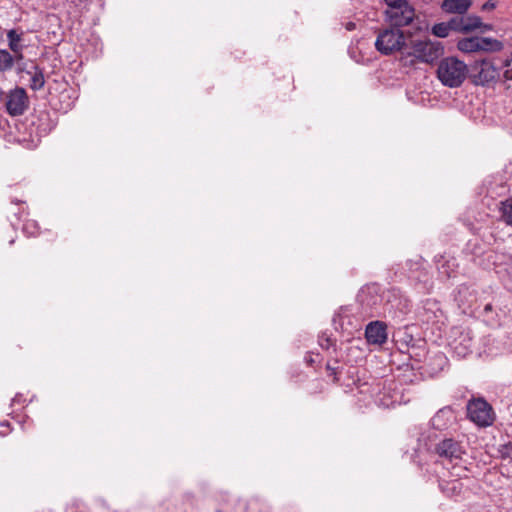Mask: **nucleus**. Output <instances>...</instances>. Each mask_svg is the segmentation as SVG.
Segmentation results:
<instances>
[{"label":"nucleus","instance_id":"f257e3e1","mask_svg":"<svg viewBox=\"0 0 512 512\" xmlns=\"http://www.w3.org/2000/svg\"><path fill=\"white\" fill-rule=\"evenodd\" d=\"M444 53V48L439 41L429 39L412 42L411 51L407 56L402 57L401 61L405 66H414L416 61L424 63H433Z\"/></svg>","mask_w":512,"mask_h":512},{"label":"nucleus","instance_id":"f03ea898","mask_svg":"<svg viewBox=\"0 0 512 512\" xmlns=\"http://www.w3.org/2000/svg\"><path fill=\"white\" fill-rule=\"evenodd\" d=\"M467 72V65L463 61L455 57H447L440 61L437 76L443 85L456 88L462 85Z\"/></svg>","mask_w":512,"mask_h":512},{"label":"nucleus","instance_id":"7ed1b4c3","mask_svg":"<svg viewBox=\"0 0 512 512\" xmlns=\"http://www.w3.org/2000/svg\"><path fill=\"white\" fill-rule=\"evenodd\" d=\"M406 47L407 43L403 31L392 27L380 30L375 41L376 50L383 55L402 51Z\"/></svg>","mask_w":512,"mask_h":512},{"label":"nucleus","instance_id":"20e7f679","mask_svg":"<svg viewBox=\"0 0 512 512\" xmlns=\"http://www.w3.org/2000/svg\"><path fill=\"white\" fill-rule=\"evenodd\" d=\"M427 450L437 455L444 463L448 461L453 463L454 461L461 460L464 454V449L460 442L452 439L445 438L435 444H426Z\"/></svg>","mask_w":512,"mask_h":512},{"label":"nucleus","instance_id":"39448f33","mask_svg":"<svg viewBox=\"0 0 512 512\" xmlns=\"http://www.w3.org/2000/svg\"><path fill=\"white\" fill-rule=\"evenodd\" d=\"M467 414L472 422L482 427L492 425L495 417L492 406L483 398L470 400Z\"/></svg>","mask_w":512,"mask_h":512},{"label":"nucleus","instance_id":"423d86ee","mask_svg":"<svg viewBox=\"0 0 512 512\" xmlns=\"http://www.w3.org/2000/svg\"><path fill=\"white\" fill-rule=\"evenodd\" d=\"M499 68L490 60H477L471 67L470 77L476 85H486L499 77Z\"/></svg>","mask_w":512,"mask_h":512},{"label":"nucleus","instance_id":"0eeeda50","mask_svg":"<svg viewBox=\"0 0 512 512\" xmlns=\"http://www.w3.org/2000/svg\"><path fill=\"white\" fill-rule=\"evenodd\" d=\"M457 47L460 51L466 53L479 51L488 52L501 50L502 43L495 39L475 36L460 40L457 44Z\"/></svg>","mask_w":512,"mask_h":512},{"label":"nucleus","instance_id":"6e6552de","mask_svg":"<svg viewBox=\"0 0 512 512\" xmlns=\"http://www.w3.org/2000/svg\"><path fill=\"white\" fill-rule=\"evenodd\" d=\"M29 105V99L24 88L16 87L11 90L6 98V109L11 116L24 114Z\"/></svg>","mask_w":512,"mask_h":512},{"label":"nucleus","instance_id":"1a4fd4ad","mask_svg":"<svg viewBox=\"0 0 512 512\" xmlns=\"http://www.w3.org/2000/svg\"><path fill=\"white\" fill-rule=\"evenodd\" d=\"M386 15L392 28L399 29L412 23L415 17L414 8L409 3L397 5L391 9H387Z\"/></svg>","mask_w":512,"mask_h":512},{"label":"nucleus","instance_id":"9d476101","mask_svg":"<svg viewBox=\"0 0 512 512\" xmlns=\"http://www.w3.org/2000/svg\"><path fill=\"white\" fill-rule=\"evenodd\" d=\"M365 338L369 344L383 345L388 338L387 325L382 321H372L365 329Z\"/></svg>","mask_w":512,"mask_h":512},{"label":"nucleus","instance_id":"9b49d317","mask_svg":"<svg viewBox=\"0 0 512 512\" xmlns=\"http://www.w3.org/2000/svg\"><path fill=\"white\" fill-rule=\"evenodd\" d=\"M441 492L450 498L460 497L465 490V485L461 479L439 480Z\"/></svg>","mask_w":512,"mask_h":512},{"label":"nucleus","instance_id":"f8f14e48","mask_svg":"<svg viewBox=\"0 0 512 512\" xmlns=\"http://www.w3.org/2000/svg\"><path fill=\"white\" fill-rule=\"evenodd\" d=\"M451 24L456 25V32H470L482 25L481 18L477 16H460L451 19Z\"/></svg>","mask_w":512,"mask_h":512},{"label":"nucleus","instance_id":"ddd939ff","mask_svg":"<svg viewBox=\"0 0 512 512\" xmlns=\"http://www.w3.org/2000/svg\"><path fill=\"white\" fill-rule=\"evenodd\" d=\"M471 3L472 0H444L441 8L447 13L463 15L469 9Z\"/></svg>","mask_w":512,"mask_h":512},{"label":"nucleus","instance_id":"4468645a","mask_svg":"<svg viewBox=\"0 0 512 512\" xmlns=\"http://www.w3.org/2000/svg\"><path fill=\"white\" fill-rule=\"evenodd\" d=\"M452 348L459 357H465L472 352V338L468 333L461 334L459 339L453 341Z\"/></svg>","mask_w":512,"mask_h":512},{"label":"nucleus","instance_id":"2eb2a0df","mask_svg":"<svg viewBox=\"0 0 512 512\" xmlns=\"http://www.w3.org/2000/svg\"><path fill=\"white\" fill-rule=\"evenodd\" d=\"M28 75L31 76L29 87L33 91L41 90L45 85V77L43 69H41L38 65L33 64L29 70L26 71Z\"/></svg>","mask_w":512,"mask_h":512},{"label":"nucleus","instance_id":"dca6fc26","mask_svg":"<svg viewBox=\"0 0 512 512\" xmlns=\"http://www.w3.org/2000/svg\"><path fill=\"white\" fill-rule=\"evenodd\" d=\"M22 35H23L22 32L18 33L17 30H15V29H11L7 33L9 48L14 53H21V51L23 49V45L21 44ZM20 57H22V54H20Z\"/></svg>","mask_w":512,"mask_h":512},{"label":"nucleus","instance_id":"f3484780","mask_svg":"<svg viewBox=\"0 0 512 512\" xmlns=\"http://www.w3.org/2000/svg\"><path fill=\"white\" fill-rule=\"evenodd\" d=\"M499 212L501 219L508 225H512V198L500 202Z\"/></svg>","mask_w":512,"mask_h":512},{"label":"nucleus","instance_id":"a211bd4d","mask_svg":"<svg viewBox=\"0 0 512 512\" xmlns=\"http://www.w3.org/2000/svg\"><path fill=\"white\" fill-rule=\"evenodd\" d=\"M456 31V25L451 24V20L448 22H442L435 24L432 28V33L440 38L447 37L449 35V31Z\"/></svg>","mask_w":512,"mask_h":512},{"label":"nucleus","instance_id":"6ab92c4d","mask_svg":"<svg viewBox=\"0 0 512 512\" xmlns=\"http://www.w3.org/2000/svg\"><path fill=\"white\" fill-rule=\"evenodd\" d=\"M13 65V56L7 50L0 49V73L11 70Z\"/></svg>","mask_w":512,"mask_h":512},{"label":"nucleus","instance_id":"aec40b11","mask_svg":"<svg viewBox=\"0 0 512 512\" xmlns=\"http://www.w3.org/2000/svg\"><path fill=\"white\" fill-rule=\"evenodd\" d=\"M39 225L35 220L24 219L23 232L28 236H37L39 234Z\"/></svg>","mask_w":512,"mask_h":512},{"label":"nucleus","instance_id":"412c9836","mask_svg":"<svg viewBox=\"0 0 512 512\" xmlns=\"http://www.w3.org/2000/svg\"><path fill=\"white\" fill-rule=\"evenodd\" d=\"M504 67L506 68L504 71V77L507 80H512V52L509 58H507L504 62Z\"/></svg>","mask_w":512,"mask_h":512},{"label":"nucleus","instance_id":"4be33fe9","mask_svg":"<svg viewBox=\"0 0 512 512\" xmlns=\"http://www.w3.org/2000/svg\"><path fill=\"white\" fill-rule=\"evenodd\" d=\"M499 452L501 453L502 458H512V443L509 442L507 444H504L499 449Z\"/></svg>","mask_w":512,"mask_h":512},{"label":"nucleus","instance_id":"5701e85b","mask_svg":"<svg viewBox=\"0 0 512 512\" xmlns=\"http://www.w3.org/2000/svg\"><path fill=\"white\" fill-rule=\"evenodd\" d=\"M388 6V9L397 7V5H404L408 3V0H384Z\"/></svg>","mask_w":512,"mask_h":512},{"label":"nucleus","instance_id":"b1692460","mask_svg":"<svg viewBox=\"0 0 512 512\" xmlns=\"http://www.w3.org/2000/svg\"><path fill=\"white\" fill-rule=\"evenodd\" d=\"M326 370H327L329 376H333L334 377V381H338V378H337V368L336 367H333L330 364H327L326 365Z\"/></svg>","mask_w":512,"mask_h":512},{"label":"nucleus","instance_id":"393cba45","mask_svg":"<svg viewBox=\"0 0 512 512\" xmlns=\"http://www.w3.org/2000/svg\"><path fill=\"white\" fill-rule=\"evenodd\" d=\"M496 0H488L486 3L483 4L482 9L483 10H493L496 7Z\"/></svg>","mask_w":512,"mask_h":512},{"label":"nucleus","instance_id":"a878e982","mask_svg":"<svg viewBox=\"0 0 512 512\" xmlns=\"http://www.w3.org/2000/svg\"><path fill=\"white\" fill-rule=\"evenodd\" d=\"M320 345L322 348L329 349V347L332 345V341L330 338H325L320 342Z\"/></svg>","mask_w":512,"mask_h":512},{"label":"nucleus","instance_id":"bb28decb","mask_svg":"<svg viewBox=\"0 0 512 512\" xmlns=\"http://www.w3.org/2000/svg\"><path fill=\"white\" fill-rule=\"evenodd\" d=\"M444 413H445V412H444V410H440V411H439V412L434 416V418H433V423L435 424V423L438 421V419H439V418H440Z\"/></svg>","mask_w":512,"mask_h":512},{"label":"nucleus","instance_id":"cd10ccee","mask_svg":"<svg viewBox=\"0 0 512 512\" xmlns=\"http://www.w3.org/2000/svg\"><path fill=\"white\" fill-rule=\"evenodd\" d=\"M28 212H25L24 210L20 213L19 219H22L23 216H27Z\"/></svg>","mask_w":512,"mask_h":512},{"label":"nucleus","instance_id":"c85d7f7f","mask_svg":"<svg viewBox=\"0 0 512 512\" xmlns=\"http://www.w3.org/2000/svg\"><path fill=\"white\" fill-rule=\"evenodd\" d=\"M1 425H2V426H7V427H9V426H10L9 422L1 423Z\"/></svg>","mask_w":512,"mask_h":512},{"label":"nucleus","instance_id":"c756f323","mask_svg":"<svg viewBox=\"0 0 512 512\" xmlns=\"http://www.w3.org/2000/svg\"><path fill=\"white\" fill-rule=\"evenodd\" d=\"M12 202H13V203H16V204L23 203L22 201H16V200H15V201H14V200H12Z\"/></svg>","mask_w":512,"mask_h":512},{"label":"nucleus","instance_id":"7c9ffc66","mask_svg":"<svg viewBox=\"0 0 512 512\" xmlns=\"http://www.w3.org/2000/svg\"><path fill=\"white\" fill-rule=\"evenodd\" d=\"M3 92L0 90V101L2 100Z\"/></svg>","mask_w":512,"mask_h":512},{"label":"nucleus","instance_id":"2f4dec72","mask_svg":"<svg viewBox=\"0 0 512 512\" xmlns=\"http://www.w3.org/2000/svg\"><path fill=\"white\" fill-rule=\"evenodd\" d=\"M485 309L490 310V305H487Z\"/></svg>","mask_w":512,"mask_h":512}]
</instances>
